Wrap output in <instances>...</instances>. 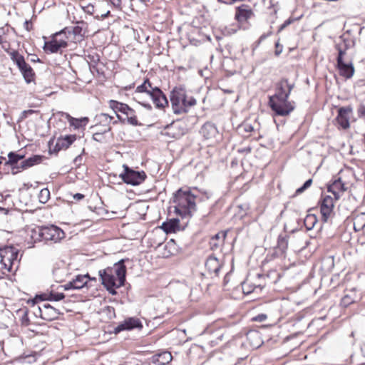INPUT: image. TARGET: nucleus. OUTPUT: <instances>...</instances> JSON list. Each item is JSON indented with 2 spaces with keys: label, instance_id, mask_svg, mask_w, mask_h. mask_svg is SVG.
<instances>
[{
  "label": "nucleus",
  "instance_id": "obj_34",
  "mask_svg": "<svg viewBox=\"0 0 365 365\" xmlns=\"http://www.w3.org/2000/svg\"><path fill=\"white\" fill-rule=\"evenodd\" d=\"M71 34L73 35V41H81L84 37V32L83 31V29L79 26H76L70 29Z\"/></svg>",
  "mask_w": 365,
  "mask_h": 365
},
{
  "label": "nucleus",
  "instance_id": "obj_47",
  "mask_svg": "<svg viewBox=\"0 0 365 365\" xmlns=\"http://www.w3.org/2000/svg\"><path fill=\"white\" fill-rule=\"evenodd\" d=\"M84 195L81 194V193H76L75 195H73V199L76 201H79V200H81L84 198Z\"/></svg>",
  "mask_w": 365,
  "mask_h": 365
},
{
  "label": "nucleus",
  "instance_id": "obj_9",
  "mask_svg": "<svg viewBox=\"0 0 365 365\" xmlns=\"http://www.w3.org/2000/svg\"><path fill=\"white\" fill-rule=\"evenodd\" d=\"M294 83H290L287 79L283 78L276 84L275 93L269 98H289Z\"/></svg>",
  "mask_w": 365,
  "mask_h": 365
},
{
  "label": "nucleus",
  "instance_id": "obj_57",
  "mask_svg": "<svg viewBox=\"0 0 365 365\" xmlns=\"http://www.w3.org/2000/svg\"><path fill=\"white\" fill-rule=\"evenodd\" d=\"M245 129L246 131H252L253 130V128L250 125H245Z\"/></svg>",
  "mask_w": 365,
  "mask_h": 365
},
{
  "label": "nucleus",
  "instance_id": "obj_29",
  "mask_svg": "<svg viewBox=\"0 0 365 365\" xmlns=\"http://www.w3.org/2000/svg\"><path fill=\"white\" fill-rule=\"evenodd\" d=\"M172 355L168 351H164L154 356L153 361L158 365H166L172 361Z\"/></svg>",
  "mask_w": 365,
  "mask_h": 365
},
{
  "label": "nucleus",
  "instance_id": "obj_22",
  "mask_svg": "<svg viewBox=\"0 0 365 365\" xmlns=\"http://www.w3.org/2000/svg\"><path fill=\"white\" fill-rule=\"evenodd\" d=\"M76 139L75 135H68L57 139L56 148L58 150L67 149Z\"/></svg>",
  "mask_w": 365,
  "mask_h": 365
},
{
  "label": "nucleus",
  "instance_id": "obj_48",
  "mask_svg": "<svg viewBox=\"0 0 365 365\" xmlns=\"http://www.w3.org/2000/svg\"><path fill=\"white\" fill-rule=\"evenodd\" d=\"M292 22V19H288L286 21H284V24H282L279 29V31H282L287 26L289 25Z\"/></svg>",
  "mask_w": 365,
  "mask_h": 365
},
{
  "label": "nucleus",
  "instance_id": "obj_8",
  "mask_svg": "<svg viewBox=\"0 0 365 365\" xmlns=\"http://www.w3.org/2000/svg\"><path fill=\"white\" fill-rule=\"evenodd\" d=\"M41 230L40 235L43 237V241L56 243L65 237L63 231L55 225L41 227Z\"/></svg>",
  "mask_w": 365,
  "mask_h": 365
},
{
  "label": "nucleus",
  "instance_id": "obj_17",
  "mask_svg": "<svg viewBox=\"0 0 365 365\" xmlns=\"http://www.w3.org/2000/svg\"><path fill=\"white\" fill-rule=\"evenodd\" d=\"M151 92L150 98L157 108H163L168 106L167 98L160 88L155 87L154 91Z\"/></svg>",
  "mask_w": 365,
  "mask_h": 365
},
{
  "label": "nucleus",
  "instance_id": "obj_58",
  "mask_svg": "<svg viewBox=\"0 0 365 365\" xmlns=\"http://www.w3.org/2000/svg\"><path fill=\"white\" fill-rule=\"evenodd\" d=\"M113 4H114L120 5V0H114Z\"/></svg>",
  "mask_w": 365,
  "mask_h": 365
},
{
  "label": "nucleus",
  "instance_id": "obj_61",
  "mask_svg": "<svg viewBox=\"0 0 365 365\" xmlns=\"http://www.w3.org/2000/svg\"><path fill=\"white\" fill-rule=\"evenodd\" d=\"M25 24H26V29L29 30V21H26Z\"/></svg>",
  "mask_w": 365,
  "mask_h": 365
},
{
  "label": "nucleus",
  "instance_id": "obj_53",
  "mask_svg": "<svg viewBox=\"0 0 365 365\" xmlns=\"http://www.w3.org/2000/svg\"><path fill=\"white\" fill-rule=\"evenodd\" d=\"M270 34V33L267 34H262V36H260V37L259 38V43H261L262 41H264L269 35Z\"/></svg>",
  "mask_w": 365,
  "mask_h": 365
},
{
  "label": "nucleus",
  "instance_id": "obj_10",
  "mask_svg": "<svg viewBox=\"0 0 365 365\" xmlns=\"http://www.w3.org/2000/svg\"><path fill=\"white\" fill-rule=\"evenodd\" d=\"M353 112L351 106L341 107L338 110V115L336 116V122L343 129L349 128V119Z\"/></svg>",
  "mask_w": 365,
  "mask_h": 365
},
{
  "label": "nucleus",
  "instance_id": "obj_62",
  "mask_svg": "<svg viewBox=\"0 0 365 365\" xmlns=\"http://www.w3.org/2000/svg\"><path fill=\"white\" fill-rule=\"evenodd\" d=\"M280 53H281V51L279 52H277V51H276V54L277 55H279Z\"/></svg>",
  "mask_w": 365,
  "mask_h": 365
},
{
  "label": "nucleus",
  "instance_id": "obj_18",
  "mask_svg": "<svg viewBox=\"0 0 365 365\" xmlns=\"http://www.w3.org/2000/svg\"><path fill=\"white\" fill-rule=\"evenodd\" d=\"M23 155H19L14 152H10L8 154V160L5 162L4 166H10L11 168L12 173L16 174L19 171L21 165H18L19 160L24 158Z\"/></svg>",
  "mask_w": 365,
  "mask_h": 365
},
{
  "label": "nucleus",
  "instance_id": "obj_41",
  "mask_svg": "<svg viewBox=\"0 0 365 365\" xmlns=\"http://www.w3.org/2000/svg\"><path fill=\"white\" fill-rule=\"evenodd\" d=\"M242 290H243V292L245 294H250L251 292H252L255 288V287H252L251 286L248 282H245L243 284H242Z\"/></svg>",
  "mask_w": 365,
  "mask_h": 365
},
{
  "label": "nucleus",
  "instance_id": "obj_5",
  "mask_svg": "<svg viewBox=\"0 0 365 365\" xmlns=\"http://www.w3.org/2000/svg\"><path fill=\"white\" fill-rule=\"evenodd\" d=\"M269 106L275 115L287 116L294 110V103L288 98H269Z\"/></svg>",
  "mask_w": 365,
  "mask_h": 365
},
{
  "label": "nucleus",
  "instance_id": "obj_11",
  "mask_svg": "<svg viewBox=\"0 0 365 365\" xmlns=\"http://www.w3.org/2000/svg\"><path fill=\"white\" fill-rule=\"evenodd\" d=\"M88 279L96 280V278H91L89 275H77L72 281L65 284L63 287L65 290L80 289L87 285Z\"/></svg>",
  "mask_w": 365,
  "mask_h": 365
},
{
  "label": "nucleus",
  "instance_id": "obj_3",
  "mask_svg": "<svg viewBox=\"0 0 365 365\" xmlns=\"http://www.w3.org/2000/svg\"><path fill=\"white\" fill-rule=\"evenodd\" d=\"M172 108L175 114L187 113L188 109L196 104L192 96H188L186 91L182 87H175L170 93Z\"/></svg>",
  "mask_w": 365,
  "mask_h": 365
},
{
  "label": "nucleus",
  "instance_id": "obj_12",
  "mask_svg": "<svg viewBox=\"0 0 365 365\" xmlns=\"http://www.w3.org/2000/svg\"><path fill=\"white\" fill-rule=\"evenodd\" d=\"M336 66L339 70V75L346 79L351 78L355 72L353 60L349 61L348 63L342 62L341 57L336 58Z\"/></svg>",
  "mask_w": 365,
  "mask_h": 365
},
{
  "label": "nucleus",
  "instance_id": "obj_23",
  "mask_svg": "<svg viewBox=\"0 0 365 365\" xmlns=\"http://www.w3.org/2000/svg\"><path fill=\"white\" fill-rule=\"evenodd\" d=\"M205 267L210 273L217 275L220 269V263L217 257L211 255L207 257L205 262Z\"/></svg>",
  "mask_w": 365,
  "mask_h": 365
},
{
  "label": "nucleus",
  "instance_id": "obj_28",
  "mask_svg": "<svg viewBox=\"0 0 365 365\" xmlns=\"http://www.w3.org/2000/svg\"><path fill=\"white\" fill-rule=\"evenodd\" d=\"M64 297H65V295L63 293H56V292H51L48 294H43L37 295L36 299L34 301L36 300L37 299H39L41 301L49 300V301L58 302V301H60V300L64 299ZM34 303H35V302H34Z\"/></svg>",
  "mask_w": 365,
  "mask_h": 365
},
{
  "label": "nucleus",
  "instance_id": "obj_38",
  "mask_svg": "<svg viewBox=\"0 0 365 365\" xmlns=\"http://www.w3.org/2000/svg\"><path fill=\"white\" fill-rule=\"evenodd\" d=\"M41 227H38L34 228L31 230V238L34 240V242L38 241H43V237H41Z\"/></svg>",
  "mask_w": 365,
  "mask_h": 365
},
{
  "label": "nucleus",
  "instance_id": "obj_27",
  "mask_svg": "<svg viewBox=\"0 0 365 365\" xmlns=\"http://www.w3.org/2000/svg\"><path fill=\"white\" fill-rule=\"evenodd\" d=\"M43 158V157L42 155H34L26 159L25 160L21 161V169L26 170L35 165L39 164L41 162Z\"/></svg>",
  "mask_w": 365,
  "mask_h": 365
},
{
  "label": "nucleus",
  "instance_id": "obj_56",
  "mask_svg": "<svg viewBox=\"0 0 365 365\" xmlns=\"http://www.w3.org/2000/svg\"><path fill=\"white\" fill-rule=\"evenodd\" d=\"M140 103L143 107H145L148 110H150L152 108V106L149 103Z\"/></svg>",
  "mask_w": 365,
  "mask_h": 365
},
{
  "label": "nucleus",
  "instance_id": "obj_59",
  "mask_svg": "<svg viewBox=\"0 0 365 365\" xmlns=\"http://www.w3.org/2000/svg\"><path fill=\"white\" fill-rule=\"evenodd\" d=\"M116 115L118 117V118L121 120V121H124L125 120L124 119H122L121 116L120 115H118V113H116Z\"/></svg>",
  "mask_w": 365,
  "mask_h": 365
},
{
  "label": "nucleus",
  "instance_id": "obj_40",
  "mask_svg": "<svg viewBox=\"0 0 365 365\" xmlns=\"http://www.w3.org/2000/svg\"><path fill=\"white\" fill-rule=\"evenodd\" d=\"M312 184V179H309L307 180L304 183V185L299 187L297 190H296V194L297 195H299V194H301L303 192H304V190H306L307 188H309Z\"/></svg>",
  "mask_w": 365,
  "mask_h": 365
},
{
  "label": "nucleus",
  "instance_id": "obj_37",
  "mask_svg": "<svg viewBox=\"0 0 365 365\" xmlns=\"http://www.w3.org/2000/svg\"><path fill=\"white\" fill-rule=\"evenodd\" d=\"M288 246V240L286 236L279 235L277 240V247L282 251L284 252Z\"/></svg>",
  "mask_w": 365,
  "mask_h": 365
},
{
  "label": "nucleus",
  "instance_id": "obj_1",
  "mask_svg": "<svg viewBox=\"0 0 365 365\" xmlns=\"http://www.w3.org/2000/svg\"><path fill=\"white\" fill-rule=\"evenodd\" d=\"M124 261V259H121L115 263L113 267L98 272L102 284L113 295L116 294L115 289L123 286L125 281L126 267Z\"/></svg>",
  "mask_w": 365,
  "mask_h": 365
},
{
  "label": "nucleus",
  "instance_id": "obj_2",
  "mask_svg": "<svg viewBox=\"0 0 365 365\" xmlns=\"http://www.w3.org/2000/svg\"><path fill=\"white\" fill-rule=\"evenodd\" d=\"M197 195L190 190H178L174 196L175 211L182 216H190L195 210V199Z\"/></svg>",
  "mask_w": 365,
  "mask_h": 365
},
{
  "label": "nucleus",
  "instance_id": "obj_63",
  "mask_svg": "<svg viewBox=\"0 0 365 365\" xmlns=\"http://www.w3.org/2000/svg\"><path fill=\"white\" fill-rule=\"evenodd\" d=\"M1 163H1V161L0 160V165H1Z\"/></svg>",
  "mask_w": 365,
  "mask_h": 365
},
{
  "label": "nucleus",
  "instance_id": "obj_15",
  "mask_svg": "<svg viewBox=\"0 0 365 365\" xmlns=\"http://www.w3.org/2000/svg\"><path fill=\"white\" fill-rule=\"evenodd\" d=\"M142 327V323L138 318L130 317L125 319L123 322H122L116 327H115L114 333L118 334L124 330H131L135 328Z\"/></svg>",
  "mask_w": 365,
  "mask_h": 365
},
{
  "label": "nucleus",
  "instance_id": "obj_24",
  "mask_svg": "<svg viewBox=\"0 0 365 365\" xmlns=\"http://www.w3.org/2000/svg\"><path fill=\"white\" fill-rule=\"evenodd\" d=\"M346 190V188L341 179L334 180L328 187V191L334 194L335 200H338L340 197V192H343Z\"/></svg>",
  "mask_w": 365,
  "mask_h": 365
},
{
  "label": "nucleus",
  "instance_id": "obj_32",
  "mask_svg": "<svg viewBox=\"0 0 365 365\" xmlns=\"http://www.w3.org/2000/svg\"><path fill=\"white\" fill-rule=\"evenodd\" d=\"M365 227V213L357 214L354 218V228L356 231H360Z\"/></svg>",
  "mask_w": 365,
  "mask_h": 365
},
{
  "label": "nucleus",
  "instance_id": "obj_55",
  "mask_svg": "<svg viewBox=\"0 0 365 365\" xmlns=\"http://www.w3.org/2000/svg\"><path fill=\"white\" fill-rule=\"evenodd\" d=\"M360 350L361 355L365 357V344L361 346Z\"/></svg>",
  "mask_w": 365,
  "mask_h": 365
},
{
  "label": "nucleus",
  "instance_id": "obj_21",
  "mask_svg": "<svg viewBox=\"0 0 365 365\" xmlns=\"http://www.w3.org/2000/svg\"><path fill=\"white\" fill-rule=\"evenodd\" d=\"M349 42L344 40L342 43L336 45V49L338 51L337 58L341 57L342 62L348 63L349 61H352L351 56L348 53Z\"/></svg>",
  "mask_w": 365,
  "mask_h": 365
},
{
  "label": "nucleus",
  "instance_id": "obj_14",
  "mask_svg": "<svg viewBox=\"0 0 365 365\" xmlns=\"http://www.w3.org/2000/svg\"><path fill=\"white\" fill-rule=\"evenodd\" d=\"M334 207V198L332 197L330 195H325L322 197L320 210L322 219L324 222H327L329 217L331 216Z\"/></svg>",
  "mask_w": 365,
  "mask_h": 365
},
{
  "label": "nucleus",
  "instance_id": "obj_54",
  "mask_svg": "<svg viewBox=\"0 0 365 365\" xmlns=\"http://www.w3.org/2000/svg\"><path fill=\"white\" fill-rule=\"evenodd\" d=\"M341 303L344 304V305H346L348 304H349V298L346 296L344 297L342 300H341Z\"/></svg>",
  "mask_w": 365,
  "mask_h": 365
},
{
  "label": "nucleus",
  "instance_id": "obj_31",
  "mask_svg": "<svg viewBox=\"0 0 365 365\" xmlns=\"http://www.w3.org/2000/svg\"><path fill=\"white\" fill-rule=\"evenodd\" d=\"M66 118L68 119L70 125L75 128H78L83 125H86L88 121V118H75L71 117L69 114L66 113Z\"/></svg>",
  "mask_w": 365,
  "mask_h": 365
},
{
  "label": "nucleus",
  "instance_id": "obj_50",
  "mask_svg": "<svg viewBox=\"0 0 365 365\" xmlns=\"http://www.w3.org/2000/svg\"><path fill=\"white\" fill-rule=\"evenodd\" d=\"M210 246L212 249L217 248L219 247V244L217 243V241L215 238H212L210 240Z\"/></svg>",
  "mask_w": 365,
  "mask_h": 365
},
{
  "label": "nucleus",
  "instance_id": "obj_13",
  "mask_svg": "<svg viewBox=\"0 0 365 365\" xmlns=\"http://www.w3.org/2000/svg\"><path fill=\"white\" fill-rule=\"evenodd\" d=\"M39 316L46 321H52L58 319L61 312L49 304H44L42 307H38Z\"/></svg>",
  "mask_w": 365,
  "mask_h": 365
},
{
  "label": "nucleus",
  "instance_id": "obj_35",
  "mask_svg": "<svg viewBox=\"0 0 365 365\" xmlns=\"http://www.w3.org/2000/svg\"><path fill=\"white\" fill-rule=\"evenodd\" d=\"M67 34L71 35L70 29L65 28L62 29L61 31L55 33L51 36L53 38H56L57 41H61V42L66 41L68 43V36H67Z\"/></svg>",
  "mask_w": 365,
  "mask_h": 365
},
{
  "label": "nucleus",
  "instance_id": "obj_19",
  "mask_svg": "<svg viewBox=\"0 0 365 365\" xmlns=\"http://www.w3.org/2000/svg\"><path fill=\"white\" fill-rule=\"evenodd\" d=\"M253 15L252 10L248 5L242 4L237 8L235 19L238 22H245Z\"/></svg>",
  "mask_w": 365,
  "mask_h": 365
},
{
  "label": "nucleus",
  "instance_id": "obj_16",
  "mask_svg": "<svg viewBox=\"0 0 365 365\" xmlns=\"http://www.w3.org/2000/svg\"><path fill=\"white\" fill-rule=\"evenodd\" d=\"M68 46V43L66 41H57L56 38H53L48 41H45L43 49L48 53H54L61 52L62 48H65Z\"/></svg>",
  "mask_w": 365,
  "mask_h": 365
},
{
  "label": "nucleus",
  "instance_id": "obj_43",
  "mask_svg": "<svg viewBox=\"0 0 365 365\" xmlns=\"http://www.w3.org/2000/svg\"><path fill=\"white\" fill-rule=\"evenodd\" d=\"M103 133H104L102 130L101 132H96L93 135V139L98 142H102L103 139Z\"/></svg>",
  "mask_w": 365,
  "mask_h": 365
},
{
  "label": "nucleus",
  "instance_id": "obj_49",
  "mask_svg": "<svg viewBox=\"0 0 365 365\" xmlns=\"http://www.w3.org/2000/svg\"><path fill=\"white\" fill-rule=\"evenodd\" d=\"M125 115H126L127 117L133 116V115H135V111L133 108H131L130 107H128V110L126 111Z\"/></svg>",
  "mask_w": 365,
  "mask_h": 365
},
{
  "label": "nucleus",
  "instance_id": "obj_26",
  "mask_svg": "<svg viewBox=\"0 0 365 365\" xmlns=\"http://www.w3.org/2000/svg\"><path fill=\"white\" fill-rule=\"evenodd\" d=\"M113 117L106 113H100L96 116V120L105 128L102 130L103 133L108 132L111 130L110 124L113 120Z\"/></svg>",
  "mask_w": 365,
  "mask_h": 365
},
{
  "label": "nucleus",
  "instance_id": "obj_36",
  "mask_svg": "<svg viewBox=\"0 0 365 365\" xmlns=\"http://www.w3.org/2000/svg\"><path fill=\"white\" fill-rule=\"evenodd\" d=\"M38 200L41 203H46L50 198V191L48 188H43L38 194Z\"/></svg>",
  "mask_w": 365,
  "mask_h": 365
},
{
  "label": "nucleus",
  "instance_id": "obj_52",
  "mask_svg": "<svg viewBox=\"0 0 365 365\" xmlns=\"http://www.w3.org/2000/svg\"><path fill=\"white\" fill-rule=\"evenodd\" d=\"M211 193L208 191H205L203 192V197H202V200H207L210 197Z\"/></svg>",
  "mask_w": 365,
  "mask_h": 365
},
{
  "label": "nucleus",
  "instance_id": "obj_33",
  "mask_svg": "<svg viewBox=\"0 0 365 365\" xmlns=\"http://www.w3.org/2000/svg\"><path fill=\"white\" fill-rule=\"evenodd\" d=\"M155 88L152 87V85L148 79H146L143 84L138 86L136 88L135 92L136 93H146L148 95H149L150 97H151V91H154Z\"/></svg>",
  "mask_w": 365,
  "mask_h": 365
},
{
  "label": "nucleus",
  "instance_id": "obj_7",
  "mask_svg": "<svg viewBox=\"0 0 365 365\" xmlns=\"http://www.w3.org/2000/svg\"><path fill=\"white\" fill-rule=\"evenodd\" d=\"M11 58L17 65L26 83L33 81L34 72L32 68L26 63L24 56L19 54V52L14 51L11 53Z\"/></svg>",
  "mask_w": 365,
  "mask_h": 365
},
{
  "label": "nucleus",
  "instance_id": "obj_46",
  "mask_svg": "<svg viewBox=\"0 0 365 365\" xmlns=\"http://www.w3.org/2000/svg\"><path fill=\"white\" fill-rule=\"evenodd\" d=\"M358 114L360 117H365V106L361 105L358 109Z\"/></svg>",
  "mask_w": 365,
  "mask_h": 365
},
{
  "label": "nucleus",
  "instance_id": "obj_60",
  "mask_svg": "<svg viewBox=\"0 0 365 365\" xmlns=\"http://www.w3.org/2000/svg\"><path fill=\"white\" fill-rule=\"evenodd\" d=\"M109 13H110V12H109V11H108L106 14H102V17H103V18H106V17H107V16H108V15L109 14Z\"/></svg>",
  "mask_w": 365,
  "mask_h": 365
},
{
  "label": "nucleus",
  "instance_id": "obj_25",
  "mask_svg": "<svg viewBox=\"0 0 365 365\" xmlns=\"http://www.w3.org/2000/svg\"><path fill=\"white\" fill-rule=\"evenodd\" d=\"M163 230L167 232H175L180 230V220L177 218L170 219L162 224Z\"/></svg>",
  "mask_w": 365,
  "mask_h": 365
},
{
  "label": "nucleus",
  "instance_id": "obj_45",
  "mask_svg": "<svg viewBox=\"0 0 365 365\" xmlns=\"http://www.w3.org/2000/svg\"><path fill=\"white\" fill-rule=\"evenodd\" d=\"M36 113L35 110H24L21 113V118H27L29 115H31L33 113Z\"/></svg>",
  "mask_w": 365,
  "mask_h": 365
},
{
  "label": "nucleus",
  "instance_id": "obj_51",
  "mask_svg": "<svg viewBox=\"0 0 365 365\" xmlns=\"http://www.w3.org/2000/svg\"><path fill=\"white\" fill-rule=\"evenodd\" d=\"M267 318V316L265 314H259L256 318L255 320L259 322H263Z\"/></svg>",
  "mask_w": 365,
  "mask_h": 365
},
{
  "label": "nucleus",
  "instance_id": "obj_42",
  "mask_svg": "<svg viewBox=\"0 0 365 365\" xmlns=\"http://www.w3.org/2000/svg\"><path fill=\"white\" fill-rule=\"evenodd\" d=\"M127 122H128V123H129L132 125H134V126L140 125L135 115H133V116L127 117Z\"/></svg>",
  "mask_w": 365,
  "mask_h": 365
},
{
  "label": "nucleus",
  "instance_id": "obj_4",
  "mask_svg": "<svg viewBox=\"0 0 365 365\" xmlns=\"http://www.w3.org/2000/svg\"><path fill=\"white\" fill-rule=\"evenodd\" d=\"M19 250L14 246L0 248V269L4 274L16 272L19 265Z\"/></svg>",
  "mask_w": 365,
  "mask_h": 365
},
{
  "label": "nucleus",
  "instance_id": "obj_6",
  "mask_svg": "<svg viewBox=\"0 0 365 365\" xmlns=\"http://www.w3.org/2000/svg\"><path fill=\"white\" fill-rule=\"evenodd\" d=\"M123 167L124 173H120L119 176L125 183L138 185L145 180L146 174L144 171H135L126 165H123Z\"/></svg>",
  "mask_w": 365,
  "mask_h": 365
},
{
  "label": "nucleus",
  "instance_id": "obj_20",
  "mask_svg": "<svg viewBox=\"0 0 365 365\" xmlns=\"http://www.w3.org/2000/svg\"><path fill=\"white\" fill-rule=\"evenodd\" d=\"M200 133L205 139L209 140L215 138L218 134V130L214 123L207 122L202 126Z\"/></svg>",
  "mask_w": 365,
  "mask_h": 365
},
{
  "label": "nucleus",
  "instance_id": "obj_44",
  "mask_svg": "<svg viewBox=\"0 0 365 365\" xmlns=\"http://www.w3.org/2000/svg\"><path fill=\"white\" fill-rule=\"evenodd\" d=\"M225 236L226 233H217L212 238H215L216 241L220 240V244H222Z\"/></svg>",
  "mask_w": 365,
  "mask_h": 365
},
{
  "label": "nucleus",
  "instance_id": "obj_30",
  "mask_svg": "<svg viewBox=\"0 0 365 365\" xmlns=\"http://www.w3.org/2000/svg\"><path fill=\"white\" fill-rule=\"evenodd\" d=\"M109 106L115 111V113H117L118 112H120L123 114H125L126 111L128 110L129 107L125 103H120L114 100H110L109 101Z\"/></svg>",
  "mask_w": 365,
  "mask_h": 365
},
{
  "label": "nucleus",
  "instance_id": "obj_39",
  "mask_svg": "<svg viewBox=\"0 0 365 365\" xmlns=\"http://www.w3.org/2000/svg\"><path fill=\"white\" fill-rule=\"evenodd\" d=\"M317 221V220L314 215H308L304 219V225L308 230H311L313 228Z\"/></svg>",
  "mask_w": 365,
  "mask_h": 365
}]
</instances>
